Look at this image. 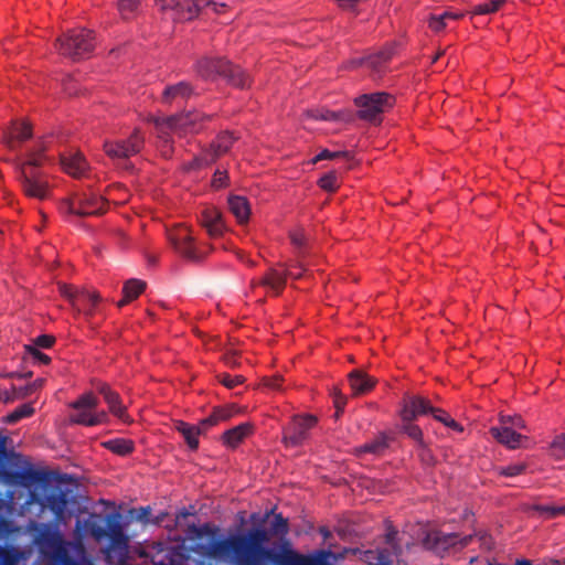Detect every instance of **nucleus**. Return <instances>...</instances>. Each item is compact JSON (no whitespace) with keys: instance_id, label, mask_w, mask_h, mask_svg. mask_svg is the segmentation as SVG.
Segmentation results:
<instances>
[{"instance_id":"1","label":"nucleus","mask_w":565,"mask_h":565,"mask_svg":"<svg viewBox=\"0 0 565 565\" xmlns=\"http://www.w3.org/2000/svg\"><path fill=\"white\" fill-rule=\"evenodd\" d=\"M70 481L66 473L34 468L2 434V483L10 487L2 498V539L15 540L64 520L74 498L64 487Z\"/></svg>"},{"instance_id":"2","label":"nucleus","mask_w":565,"mask_h":565,"mask_svg":"<svg viewBox=\"0 0 565 565\" xmlns=\"http://www.w3.org/2000/svg\"><path fill=\"white\" fill-rule=\"evenodd\" d=\"M269 540L267 529H249L226 539L212 540L207 554L213 559L227 561L233 565H329L321 559L296 553L288 547V543L280 551L267 547Z\"/></svg>"},{"instance_id":"3","label":"nucleus","mask_w":565,"mask_h":565,"mask_svg":"<svg viewBox=\"0 0 565 565\" xmlns=\"http://www.w3.org/2000/svg\"><path fill=\"white\" fill-rule=\"evenodd\" d=\"M51 137L40 138L24 154L23 159L15 162L19 172L18 180L25 196L40 201L51 196V185L47 177L41 171L43 167L53 162L47 153Z\"/></svg>"},{"instance_id":"4","label":"nucleus","mask_w":565,"mask_h":565,"mask_svg":"<svg viewBox=\"0 0 565 565\" xmlns=\"http://www.w3.org/2000/svg\"><path fill=\"white\" fill-rule=\"evenodd\" d=\"M195 71L204 79L223 77L228 85L235 88L246 89L252 85L250 75L225 57L204 56L195 63Z\"/></svg>"},{"instance_id":"5","label":"nucleus","mask_w":565,"mask_h":565,"mask_svg":"<svg viewBox=\"0 0 565 565\" xmlns=\"http://www.w3.org/2000/svg\"><path fill=\"white\" fill-rule=\"evenodd\" d=\"M95 44V32L89 29L78 28L70 30L56 39L55 46L61 55L73 61H79L90 56Z\"/></svg>"},{"instance_id":"6","label":"nucleus","mask_w":565,"mask_h":565,"mask_svg":"<svg viewBox=\"0 0 565 565\" xmlns=\"http://www.w3.org/2000/svg\"><path fill=\"white\" fill-rule=\"evenodd\" d=\"M356 106V116L359 119L367 122H381L382 114L393 108L395 97L386 92H374L362 94L354 98Z\"/></svg>"},{"instance_id":"7","label":"nucleus","mask_w":565,"mask_h":565,"mask_svg":"<svg viewBox=\"0 0 565 565\" xmlns=\"http://www.w3.org/2000/svg\"><path fill=\"white\" fill-rule=\"evenodd\" d=\"M318 424V418L311 414L294 415L282 427L281 443L286 447H300L310 437V430Z\"/></svg>"},{"instance_id":"8","label":"nucleus","mask_w":565,"mask_h":565,"mask_svg":"<svg viewBox=\"0 0 565 565\" xmlns=\"http://www.w3.org/2000/svg\"><path fill=\"white\" fill-rule=\"evenodd\" d=\"M213 115H206L199 110L181 113L162 118V125L168 126L173 134L178 136H185L188 134L200 132L205 122L211 121Z\"/></svg>"},{"instance_id":"9","label":"nucleus","mask_w":565,"mask_h":565,"mask_svg":"<svg viewBox=\"0 0 565 565\" xmlns=\"http://www.w3.org/2000/svg\"><path fill=\"white\" fill-rule=\"evenodd\" d=\"M145 147V137L139 128H135L126 139L106 140L104 151L111 159H128L138 154Z\"/></svg>"},{"instance_id":"10","label":"nucleus","mask_w":565,"mask_h":565,"mask_svg":"<svg viewBox=\"0 0 565 565\" xmlns=\"http://www.w3.org/2000/svg\"><path fill=\"white\" fill-rule=\"evenodd\" d=\"M92 384L96 392L104 397L109 412L115 417L125 424L132 423V419L127 412V407L122 405V401L118 392L114 391L108 383L100 380H94Z\"/></svg>"},{"instance_id":"11","label":"nucleus","mask_w":565,"mask_h":565,"mask_svg":"<svg viewBox=\"0 0 565 565\" xmlns=\"http://www.w3.org/2000/svg\"><path fill=\"white\" fill-rule=\"evenodd\" d=\"M32 137V125L24 118H12L2 129V145L11 150L19 148Z\"/></svg>"},{"instance_id":"12","label":"nucleus","mask_w":565,"mask_h":565,"mask_svg":"<svg viewBox=\"0 0 565 565\" xmlns=\"http://www.w3.org/2000/svg\"><path fill=\"white\" fill-rule=\"evenodd\" d=\"M32 371H14V372H2V379H17L18 382H12L9 387L2 390V403H13L15 401L24 399L31 396L30 387L28 383H23L22 380L32 377Z\"/></svg>"},{"instance_id":"13","label":"nucleus","mask_w":565,"mask_h":565,"mask_svg":"<svg viewBox=\"0 0 565 565\" xmlns=\"http://www.w3.org/2000/svg\"><path fill=\"white\" fill-rule=\"evenodd\" d=\"M434 411L430 401L420 395L405 394L399 411L401 420H416Z\"/></svg>"},{"instance_id":"14","label":"nucleus","mask_w":565,"mask_h":565,"mask_svg":"<svg viewBox=\"0 0 565 565\" xmlns=\"http://www.w3.org/2000/svg\"><path fill=\"white\" fill-rule=\"evenodd\" d=\"M169 239L173 248L185 259L199 263L203 255L198 250L194 238L186 228H179L174 234H170Z\"/></svg>"},{"instance_id":"15","label":"nucleus","mask_w":565,"mask_h":565,"mask_svg":"<svg viewBox=\"0 0 565 565\" xmlns=\"http://www.w3.org/2000/svg\"><path fill=\"white\" fill-rule=\"evenodd\" d=\"M107 200L96 194H84L77 198L76 215L85 217L103 215L106 212Z\"/></svg>"},{"instance_id":"16","label":"nucleus","mask_w":565,"mask_h":565,"mask_svg":"<svg viewBox=\"0 0 565 565\" xmlns=\"http://www.w3.org/2000/svg\"><path fill=\"white\" fill-rule=\"evenodd\" d=\"M255 426L253 423H242L225 430L221 436L222 444L231 449H236L247 437L253 435Z\"/></svg>"},{"instance_id":"17","label":"nucleus","mask_w":565,"mask_h":565,"mask_svg":"<svg viewBox=\"0 0 565 565\" xmlns=\"http://www.w3.org/2000/svg\"><path fill=\"white\" fill-rule=\"evenodd\" d=\"M200 222L211 237H220L223 235L225 225L223 215L217 209L205 207L201 212Z\"/></svg>"},{"instance_id":"18","label":"nucleus","mask_w":565,"mask_h":565,"mask_svg":"<svg viewBox=\"0 0 565 565\" xmlns=\"http://www.w3.org/2000/svg\"><path fill=\"white\" fill-rule=\"evenodd\" d=\"M396 43L385 44L379 52L365 56V66L375 73L382 72L395 54Z\"/></svg>"},{"instance_id":"19","label":"nucleus","mask_w":565,"mask_h":565,"mask_svg":"<svg viewBox=\"0 0 565 565\" xmlns=\"http://www.w3.org/2000/svg\"><path fill=\"white\" fill-rule=\"evenodd\" d=\"M287 284L286 271H279L276 268H269L258 282H252V287L256 285L268 288L274 296H279Z\"/></svg>"},{"instance_id":"20","label":"nucleus","mask_w":565,"mask_h":565,"mask_svg":"<svg viewBox=\"0 0 565 565\" xmlns=\"http://www.w3.org/2000/svg\"><path fill=\"white\" fill-rule=\"evenodd\" d=\"M490 434L498 443L507 446L510 449H516L521 447V441L526 439L525 436L516 433L508 426L491 427Z\"/></svg>"},{"instance_id":"21","label":"nucleus","mask_w":565,"mask_h":565,"mask_svg":"<svg viewBox=\"0 0 565 565\" xmlns=\"http://www.w3.org/2000/svg\"><path fill=\"white\" fill-rule=\"evenodd\" d=\"M348 381L354 395H363L372 391L376 381L362 370H353L348 375Z\"/></svg>"},{"instance_id":"22","label":"nucleus","mask_w":565,"mask_h":565,"mask_svg":"<svg viewBox=\"0 0 565 565\" xmlns=\"http://www.w3.org/2000/svg\"><path fill=\"white\" fill-rule=\"evenodd\" d=\"M193 94V87L189 82H179L168 85L162 92V103L171 104L175 99H186Z\"/></svg>"},{"instance_id":"23","label":"nucleus","mask_w":565,"mask_h":565,"mask_svg":"<svg viewBox=\"0 0 565 565\" xmlns=\"http://www.w3.org/2000/svg\"><path fill=\"white\" fill-rule=\"evenodd\" d=\"M168 9L175 10L180 18L188 21L195 19L200 14V10L193 0H169L167 3H162V10Z\"/></svg>"},{"instance_id":"24","label":"nucleus","mask_w":565,"mask_h":565,"mask_svg":"<svg viewBox=\"0 0 565 565\" xmlns=\"http://www.w3.org/2000/svg\"><path fill=\"white\" fill-rule=\"evenodd\" d=\"M61 166L66 173L75 178L83 175L87 169V162L81 153L61 154Z\"/></svg>"},{"instance_id":"25","label":"nucleus","mask_w":565,"mask_h":565,"mask_svg":"<svg viewBox=\"0 0 565 565\" xmlns=\"http://www.w3.org/2000/svg\"><path fill=\"white\" fill-rule=\"evenodd\" d=\"M228 207L239 224L249 220L250 205L247 198L242 195H231L228 198Z\"/></svg>"},{"instance_id":"26","label":"nucleus","mask_w":565,"mask_h":565,"mask_svg":"<svg viewBox=\"0 0 565 565\" xmlns=\"http://www.w3.org/2000/svg\"><path fill=\"white\" fill-rule=\"evenodd\" d=\"M100 299V295L96 291L81 290L76 296V303L74 308L78 311H83L86 316H93Z\"/></svg>"},{"instance_id":"27","label":"nucleus","mask_w":565,"mask_h":565,"mask_svg":"<svg viewBox=\"0 0 565 565\" xmlns=\"http://www.w3.org/2000/svg\"><path fill=\"white\" fill-rule=\"evenodd\" d=\"M174 428L178 433H180L183 436L185 444L192 451L199 449L200 430L195 425H191L183 420H178L174 424Z\"/></svg>"},{"instance_id":"28","label":"nucleus","mask_w":565,"mask_h":565,"mask_svg":"<svg viewBox=\"0 0 565 565\" xmlns=\"http://www.w3.org/2000/svg\"><path fill=\"white\" fill-rule=\"evenodd\" d=\"M390 447V439L385 433H380L374 439L363 444L358 448L360 454L383 455Z\"/></svg>"},{"instance_id":"29","label":"nucleus","mask_w":565,"mask_h":565,"mask_svg":"<svg viewBox=\"0 0 565 565\" xmlns=\"http://www.w3.org/2000/svg\"><path fill=\"white\" fill-rule=\"evenodd\" d=\"M102 446L115 455L126 457L134 452L135 443L131 439L114 438L102 443Z\"/></svg>"},{"instance_id":"30","label":"nucleus","mask_w":565,"mask_h":565,"mask_svg":"<svg viewBox=\"0 0 565 565\" xmlns=\"http://www.w3.org/2000/svg\"><path fill=\"white\" fill-rule=\"evenodd\" d=\"M35 414V408L32 402L19 405L14 411L2 416V424L14 425L24 418H29Z\"/></svg>"},{"instance_id":"31","label":"nucleus","mask_w":565,"mask_h":565,"mask_svg":"<svg viewBox=\"0 0 565 565\" xmlns=\"http://www.w3.org/2000/svg\"><path fill=\"white\" fill-rule=\"evenodd\" d=\"M237 139L234 132L225 130L221 131L210 145L222 157L231 150Z\"/></svg>"},{"instance_id":"32","label":"nucleus","mask_w":565,"mask_h":565,"mask_svg":"<svg viewBox=\"0 0 565 565\" xmlns=\"http://www.w3.org/2000/svg\"><path fill=\"white\" fill-rule=\"evenodd\" d=\"M463 13L445 11L441 14H430L428 18V26L434 32H441L447 26L448 20H459Z\"/></svg>"},{"instance_id":"33","label":"nucleus","mask_w":565,"mask_h":565,"mask_svg":"<svg viewBox=\"0 0 565 565\" xmlns=\"http://www.w3.org/2000/svg\"><path fill=\"white\" fill-rule=\"evenodd\" d=\"M289 239L295 247L298 257H303L309 247V237L303 228L298 227L289 232Z\"/></svg>"},{"instance_id":"34","label":"nucleus","mask_w":565,"mask_h":565,"mask_svg":"<svg viewBox=\"0 0 565 565\" xmlns=\"http://www.w3.org/2000/svg\"><path fill=\"white\" fill-rule=\"evenodd\" d=\"M162 118H158L154 124L158 129V137L161 141L162 153L164 157H171L173 153L171 134H173L168 126L162 125Z\"/></svg>"},{"instance_id":"35","label":"nucleus","mask_w":565,"mask_h":565,"mask_svg":"<svg viewBox=\"0 0 565 565\" xmlns=\"http://www.w3.org/2000/svg\"><path fill=\"white\" fill-rule=\"evenodd\" d=\"M120 514L118 512L111 513L106 518V531L109 539L115 542L119 539L126 540L122 533V526L120 523Z\"/></svg>"},{"instance_id":"36","label":"nucleus","mask_w":565,"mask_h":565,"mask_svg":"<svg viewBox=\"0 0 565 565\" xmlns=\"http://www.w3.org/2000/svg\"><path fill=\"white\" fill-rule=\"evenodd\" d=\"M415 420H402L398 426V431L406 435L409 439L415 441L416 446L424 443L423 429L414 423Z\"/></svg>"},{"instance_id":"37","label":"nucleus","mask_w":565,"mask_h":565,"mask_svg":"<svg viewBox=\"0 0 565 565\" xmlns=\"http://www.w3.org/2000/svg\"><path fill=\"white\" fill-rule=\"evenodd\" d=\"M99 404L98 398L93 392H86L78 396L77 399L71 402L68 406L74 411L88 409L94 411Z\"/></svg>"},{"instance_id":"38","label":"nucleus","mask_w":565,"mask_h":565,"mask_svg":"<svg viewBox=\"0 0 565 565\" xmlns=\"http://www.w3.org/2000/svg\"><path fill=\"white\" fill-rule=\"evenodd\" d=\"M22 361H31L33 364L47 365L51 362V358L47 354L41 352L40 349L25 344L23 345Z\"/></svg>"},{"instance_id":"39","label":"nucleus","mask_w":565,"mask_h":565,"mask_svg":"<svg viewBox=\"0 0 565 565\" xmlns=\"http://www.w3.org/2000/svg\"><path fill=\"white\" fill-rule=\"evenodd\" d=\"M146 281L131 278L124 284L122 294L126 295V299H131L134 301L146 290Z\"/></svg>"},{"instance_id":"40","label":"nucleus","mask_w":565,"mask_h":565,"mask_svg":"<svg viewBox=\"0 0 565 565\" xmlns=\"http://www.w3.org/2000/svg\"><path fill=\"white\" fill-rule=\"evenodd\" d=\"M416 450L422 466L426 468H434L437 465L436 456L425 441L417 445Z\"/></svg>"},{"instance_id":"41","label":"nucleus","mask_w":565,"mask_h":565,"mask_svg":"<svg viewBox=\"0 0 565 565\" xmlns=\"http://www.w3.org/2000/svg\"><path fill=\"white\" fill-rule=\"evenodd\" d=\"M274 520L271 522L270 530H267L271 535L285 537L289 532L288 519L284 518L281 513L274 512Z\"/></svg>"},{"instance_id":"42","label":"nucleus","mask_w":565,"mask_h":565,"mask_svg":"<svg viewBox=\"0 0 565 565\" xmlns=\"http://www.w3.org/2000/svg\"><path fill=\"white\" fill-rule=\"evenodd\" d=\"M190 532H191V533L193 534V536H194V537H196V539H202V537H203V536H205V535L211 536V540H210V542H209V543H211V542H212V540H221V539H222V537H215V534H216V532H217V529H216L215 526H213L212 524H210V523H204L203 525H200V526H196V525H194V524H193V525H191V526H190ZM209 545H210V544H207V545L205 546V550H206V551H209V550H207ZM205 554H206L209 557H211V556L207 554V552H205Z\"/></svg>"},{"instance_id":"43","label":"nucleus","mask_w":565,"mask_h":565,"mask_svg":"<svg viewBox=\"0 0 565 565\" xmlns=\"http://www.w3.org/2000/svg\"><path fill=\"white\" fill-rule=\"evenodd\" d=\"M241 408L236 404L217 406L212 411L217 424L231 419L235 414H238Z\"/></svg>"},{"instance_id":"44","label":"nucleus","mask_w":565,"mask_h":565,"mask_svg":"<svg viewBox=\"0 0 565 565\" xmlns=\"http://www.w3.org/2000/svg\"><path fill=\"white\" fill-rule=\"evenodd\" d=\"M526 470H527V463L515 462V463H510L505 467H498L495 469V472L501 477L511 478V477H516V476L523 475V473H525Z\"/></svg>"},{"instance_id":"45","label":"nucleus","mask_w":565,"mask_h":565,"mask_svg":"<svg viewBox=\"0 0 565 565\" xmlns=\"http://www.w3.org/2000/svg\"><path fill=\"white\" fill-rule=\"evenodd\" d=\"M320 189L327 192H335L339 188L338 175L335 171L324 173L317 182Z\"/></svg>"},{"instance_id":"46","label":"nucleus","mask_w":565,"mask_h":565,"mask_svg":"<svg viewBox=\"0 0 565 565\" xmlns=\"http://www.w3.org/2000/svg\"><path fill=\"white\" fill-rule=\"evenodd\" d=\"M93 413L88 409L76 411V413L70 416L71 424L82 425L86 427H93L94 422L92 419Z\"/></svg>"},{"instance_id":"47","label":"nucleus","mask_w":565,"mask_h":565,"mask_svg":"<svg viewBox=\"0 0 565 565\" xmlns=\"http://www.w3.org/2000/svg\"><path fill=\"white\" fill-rule=\"evenodd\" d=\"M504 3V0H488L484 3H480L476 6L472 10L473 14H490L494 13L499 10V8Z\"/></svg>"},{"instance_id":"48","label":"nucleus","mask_w":565,"mask_h":565,"mask_svg":"<svg viewBox=\"0 0 565 565\" xmlns=\"http://www.w3.org/2000/svg\"><path fill=\"white\" fill-rule=\"evenodd\" d=\"M351 157H352L351 152L347 151V150L330 151L329 149H323L312 159V163H317L321 160H333V159H339V158L350 159Z\"/></svg>"},{"instance_id":"49","label":"nucleus","mask_w":565,"mask_h":565,"mask_svg":"<svg viewBox=\"0 0 565 565\" xmlns=\"http://www.w3.org/2000/svg\"><path fill=\"white\" fill-rule=\"evenodd\" d=\"M22 555L17 548L2 544V565H18V559Z\"/></svg>"},{"instance_id":"50","label":"nucleus","mask_w":565,"mask_h":565,"mask_svg":"<svg viewBox=\"0 0 565 565\" xmlns=\"http://www.w3.org/2000/svg\"><path fill=\"white\" fill-rule=\"evenodd\" d=\"M550 449L555 458H565V433L554 437L550 445Z\"/></svg>"},{"instance_id":"51","label":"nucleus","mask_w":565,"mask_h":565,"mask_svg":"<svg viewBox=\"0 0 565 565\" xmlns=\"http://www.w3.org/2000/svg\"><path fill=\"white\" fill-rule=\"evenodd\" d=\"M230 184V177L226 170L217 169L212 177L211 186L214 190L225 189Z\"/></svg>"},{"instance_id":"52","label":"nucleus","mask_w":565,"mask_h":565,"mask_svg":"<svg viewBox=\"0 0 565 565\" xmlns=\"http://www.w3.org/2000/svg\"><path fill=\"white\" fill-rule=\"evenodd\" d=\"M198 157L200 158L203 168L212 166L221 158L211 145L203 149Z\"/></svg>"},{"instance_id":"53","label":"nucleus","mask_w":565,"mask_h":565,"mask_svg":"<svg viewBox=\"0 0 565 565\" xmlns=\"http://www.w3.org/2000/svg\"><path fill=\"white\" fill-rule=\"evenodd\" d=\"M330 118L331 121L350 124L353 122L358 116L356 111L354 113L352 109H340L333 110V116Z\"/></svg>"},{"instance_id":"54","label":"nucleus","mask_w":565,"mask_h":565,"mask_svg":"<svg viewBox=\"0 0 565 565\" xmlns=\"http://www.w3.org/2000/svg\"><path fill=\"white\" fill-rule=\"evenodd\" d=\"M331 116H333V110L324 107L308 109L306 111V117L313 120L331 121Z\"/></svg>"},{"instance_id":"55","label":"nucleus","mask_w":565,"mask_h":565,"mask_svg":"<svg viewBox=\"0 0 565 565\" xmlns=\"http://www.w3.org/2000/svg\"><path fill=\"white\" fill-rule=\"evenodd\" d=\"M218 381L227 388H234L245 382V377L243 375H234L232 376L228 373H222L217 375Z\"/></svg>"},{"instance_id":"56","label":"nucleus","mask_w":565,"mask_h":565,"mask_svg":"<svg viewBox=\"0 0 565 565\" xmlns=\"http://www.w3.org/2000/svg\"><path fill=\"white\" fill-rule=\"evenodd\" d=\"M55 341V337L52 334H41L33 340V347L50 349L54 345Z\"/></svg>"},{"instance_id":"57","label":"nucleus","mask_w":565,"mask_h":565,"mask_svg":"<svg viewBox=\"0 0 565 565\" xmlns=\"http://www.w3.org/2000/svg\"><path fill=\"white\" fill-rule=\"evenodd\" d=\"M58 290L61 295L68 299L74 307L76 303V296L79 294L81 290H77L72 285L67 284L60 285Z\"/></svg>"},{"instance_id":"58","label":"nucleus","mask_w":565,"mask_h":565,"mask_svg":"<svg viewBox=\"0 0 565 565\" xmlns=\"http://www.w3.org/2000/svg\"><path fill=\"white\" fill-rule=\"evenodd\" d=\"M274 509H271L270 511H267L264 515H260V513L258 512H253L249 516V520L250 522L254 524V526L252 529H256V527H262V529H266L264 526V524L266 523V521L268 520V518L274 514Z\"/></svg>"},{"instance_id":"59","label":"nucleus","mask_w":565,"mask_h":565,"mask_svg":"<svg viewBox=\"0 0 565 565\" xmlns=\"http://www.w3.org/2000/svg\"><path fill=\"white\" fill-rule=\"evenodd\" d=\"M181 556L182 555L178 553L175 550H171L166 555L167 559L153 562V565H181Z\"/></svg>"},{"instance_id":"60","label":"nucleus","mask_w":565,"mask_h":565,"mask_svg":"<svg viewBox=\"0 0 565 565\" xmlns=\"http://www.w3.org/2000/svg\"><path fill=\"white\" fill-rule=\"evenodd\" d=\"M60 212L63 214H74L76 215L77 210V199H64L60 203Z\"/></svg>"},{"instance_id":"61","label":"nucleus","mask_w":565,"mask_h":565,"mask_svg":"<svg viewBox=\"0 0 565 565\" xmlns=\"http://www.w3.org/2000/svg\"><path fill=\"white\" fill-rule=\"evenodd\" d=\"M333 403L335 407L334 417L338 419L342 415L344 407L347 405V396H344L340 392H337L334 393L333 396Z\"/></svg>"},{"instance_id":"62","label":"nucleus","mask_w":565,"mask_h":565,"mask_svg":"<svg viewBox=\"0 0 565 565\" xmlns=\"http://www.w3.org/2000/svg\"><path fill=\"white\" fill-rule=\"evenodd\" d=\"M139 4V0H118V9L121 14L132 13Z\"/></svg>"},{"instance_id":"63","label":"nucleus","mask_w":565,"mask_h":565,"mask_svg":"<svg viewBox=\"0 0 565 565\" xmlns=\"http://www.w3.org/2000/svg\"><path fill=\"white\" fill-rule=\"evenodd\" d=\"M215 425H217V422H216L213 413H211L207 417L201 419L200 423L195 426L199 428L200 435H202V434H205L209 430V428H211Z\"/></svg>"},{"instance_id":"64","label":"nucleus","mask_w":565,"mask_h":565,"mask_svg":"<svg viewBox=\"0 0 565 565\" xmlns=\"http://www.w3.org/2000/svg\"><path fill=\"white\" fill-rule=\"evenodd\" d=\"M286 274H287V279L288 278H292V279H300L302 276H303V267L300 263L296 264V265H290L288 266L286 269H285Z\"/></svg>"}]
</instances>
